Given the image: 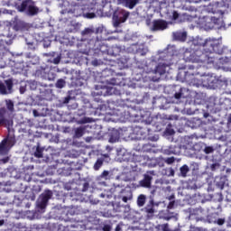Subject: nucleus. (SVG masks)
I'll return each mask as SVG.
<instances>
[{
  "instance_id": "79ce46f5",
  "label": "nucleus",
  "mask_w": 231,
  "mask_h": 231,
  "mask_svg": "<svg viewBox=\"0 0 231 231\" xmlns=\"http://www.w3.org/2000/svg\"><path fill=\"white\" fill-rule=\"evenodd\" d=\"M7 109L9 111H14V102L12 100H9V102L7 103Z\"/></svg>"
},
{
  "instance_id": "c756f323",
  "label": "nucleus",
  "mask_w": 231,
  "mask_h": 231,
  "mask_svg": "<svg viewBox=\"0 0 231 231\" xmlns=\"http://www.w3.org/2000/svg\"><path fill=\"white\" fill-rule=\"evenodd\" d=\"M3 125H5V127H6L7 129H10V127L14 125V121L11 119L4 118Z\"/></svg>"
},
{
  "instance_id": "c85d7f7f",
  "label": "nucleus",
  "mask_w": 231,
  "mask_h": 231,
  "mask_svg": "<svg viewBox=\"0 0 231 231\" xmlns=\"http://www.w3.org/2000/svg\"><path fill=\"white\" fill-rule=\"evenodd\" d=\"M44 149L41 148L40 146H37L36 151L34 152L35 158H42V152Z\"/></svg>"
},
{
  "instance_id": "864d4df0",
  "label": "nucleus",
  "mask_w": 231,
  "mask_h": 231,
  "mask_svg": "<svg viewBox=\"0 0 231 231\" xmlns=\"http://www.w3.org/2000/svg\"><path fill=\"white\" fill-rule=\"evenodd\" d=\"M115 91H116V88L113 87L107 89V93H110V95H113V93H116Z\"/></svg>"
},
{
  "instance_id": "c03bdc74",
  "label": "nucleus",
  "mask_w": 231,
  "mask_h": 231,
  "mask_svg": "<svg viewBox=\"0 0 231 231\" xmlns=\"http://www.w3.org/2000/svg\"><path fill=\"white\" fill-rule=\"evenodd\" d=\"M69 100H71V96L64 97L62 100V104H69Z\"/></svg>"
},
{
  "instance_id": "473e14b6",
  "label": "nucleus",
  "mask_w": 231,
  "mask_h": 231,
  "mask_svg": "<svg viewBox=\"0 0 231 231\" xmlns=\"http://www.w3.org/2000/svg\"><path fill=\"white\" fill-rule=\"evenodd\" d=\"M110 84H112V86H120V84H122V79L118 78H112L110 79Z\"/></svg>"
},
{
  "instance_id": "f03ea898",
  "label": "nucleus",
  "mask_w": 231,
  "mask_h": 231,
  "mask_svg": "<svg viewBox=\"0 0 231 231\" xmlns=\"http://www.w3.org/2000/svg\"><path fill=\"white\" fill-rule=\"evenodd\" d=\"M207 64L208 63L191 62L190 65H188V70L180 72L177 77L180 79L182 82H186L189 86H193L194 88L213 86L216 77L205 73Z\"/></svg>"
},
{
  "instance_id": "7ed1b4c3",
  "label": "nucleus",
  "mask_w": 231,
  "mask_h": 231,
  "mask_svg": "<svg viewBox=\"0 0 231 231\" xmlns=\"http://www.w3.org/2000/svg\"><path fill=\"white\" fill-rule=\"evenodd\" d=\"M19 12H26L28 15H37L39 14V8L35 6L32 0H25L18 5Z\"/></svg>"
},
{
  "instance_id": "69168bd1",
  "label": "nucleus",
  "mask_w": 231,
  "mask_h": 231,
  "mask_svg": "<svg viewBox=\"0 0 231 231\" xmlns=\"http://www.w3.org/2000/svg\"><path fill=\"white\" fill-rule=\"evenodd\" d=\"M113 149L109 146H106V151H112Z\"/></svg>"
},
{
  "instance_id": "bb28decb",
  "label": "nucleus",
  "mask_w": 231,
  "mask_h": 231,
  "mask_svg": "<svg viewBox=\"0 0 231 231\" xmlns=\"http://www.w3.org/2000/svg\"><path fill=\"white\" fill-rule=\"evenodd\" d=\"M93 33H95V30L91 29V28H86L84 31H82L81 34L83 35V37H86V35L89 36L93 35Z\"/></svg>"
},
{
  "instance_id": "603ef678",
  "label": "nucleus",
  "mask_w": 231,
  "mask_h": 231,
  "mask_svg": "<svg viewBox=\"0 0 231 231\" xmlns=\"http://www.w3.org/2000/svg\"><path fill=\"white\" fill-rule=\"evenodd\" d=\"M181 92H177L175 93L174 95V97L177 99V100H180V98H181Z\"/></svg>"
},
{
  "instance_id": "e433bc0d",
  "label": "nucleus",
  "mask_w": 231,
  "mask_h": 231,
  "mask_svg": "<svg viewBox=\"0 0 231 231\" xmlns=\"http://www.w3.org/2000/svg\"><path fill=\"white\" fill-rule=\"evenodd\" d=\"M158 228H160L162 231H171V229L169 228V224L159 225Z\"/></svg>"
},
{
  "instance_id": "6ab92c4d",
  "label": "nucleus",
  "mask_w": 231,
  "mask_h": 231,
  "mask_svg": "<svg viewBox=\"0 0 231 231\" xmlns=\"http://www.w3.org/2000/svg\"><path fill=\"white\" fill-rule=\"evenodd\" d=\"M120 3L123 6H125V8L133 10V8L138 5V0H121Z\"/></svg>"
},
{
  "instance_id": "39448f33",
  "label": "nucleus",
  "mask_w": 231,
  "mask_h": 231,
  "mask_svg": "<svg viewBox=\"0 0 231 231\" xmlns=\"http://www.w3.org/2000/svg\"><path fill=\"white\" fill-rule=\"evenodd\" d=\"M105 41H107V39L103 38L102 35L97 36L95 41H90V42H94L93 50L109 54V46L106 44Z\"/></svg>"
},
{
  "instance_id": "a211bd4d",
  "label": "nucleus",
  "mask_w": 231,
  "mask_h": 231,
  "mask_svg": "<svg viewBox=\"0 0 231 231\" xmlns=\"http://www.w3.org/2000/svg\"><path fill=\"white\" fill-rule=\"evenodd\" d=\"M120 140V131L118 130H112L110 133V137H109V143H116V142H119Z\"/></svg>"
},
{
  "instance_id": "f704fd0d",
  "label": "nucleus",
  "mask_w": 231,
  "mask_h": 231,
  "mask_svg": "<svg viewBox=\"0 0 231 231\" xmlns=\"http://www.w3.org/2000/svg\"><path fill=\"white\" fill-rule=\"evenodd\" d=\"M118 64H121L122 68H127V59L120 58Z\"/></svg>"
},
{
  "instance_id": "9d476101",
  "label": "nucleus",
  "mask_w": 231,
  "mask_h": 231,
  "mask_svg": "<svg viewBox=\"0 0 231 231\" xmlns=\"http://www.w3.org/2000/svg\"><path fill=\"white\" fill-rule=\"evenodd\" d=\"M166 71H167V64L159 63L154 69H150L147 71V73H152L153 75H158V78H152V80L156 82L157 80H160V77L162 75H165Z\"/></svg>"
},
{
  "instance_id": "f8f14e48",
  "label": "nucleus",
  "mask_w": 231,
  "mask_h": 231,
  "mask_svg": "<svg viewBox=\"0 0 231 231\" xmlns=\"http://www.w3.org/2000/svg\"><path fill=\"white\" fill-rule=\"evenodd\" d=\"M167 22L164 20H153L150 30L151 32H163V30H167Z\"/></svg>"
},
{
  "instance_id": "6e6d98bb",
  "label": "nucleus",
  "mask_w": 231,
  "mask_h": 231,
  "mask_svg": "<svg viewBox=\"0 0 231 231\" xmlns=\"http://www.w3.org/2000/svg\"><path fill=\"white\" fill-rule=\"evenodd\" d=\"M60 62V57H57L53 59V64H59Z\"/></svg>"
},
{
  "instance_id": "393cba45",
  "label": "nucleus",
  "mask_w": 231,
  "mask_h": 231,
  "mask_svg": "<svg viewBox=\"0 0 231 231\" xmlns=\"http://www.w3.org/2000/svg\"><path fill=\"white\" fill-rule=\"evenodd\" d=\"M177 41H187V32H178L175 34Z\"/></svg>"
},
{
  "instance_id": "5fc2aeb1",
  "label": "nucleus",
  "mask_w": 231,
  "mask_h": 231,
  "mask_svg": "<svg viewBox=\"0 0 231 231\" xmlns=\"http://www.w3.org/2000/svg\"><path fill=\"white\" fill-rule=\"evenodd\" d=\"M107 176H109V171H104L101 174L102 178H107Z\"/></svg>"
},
{
  "instance_id": "58836bf2",
  "label": "nucleus",
  "mask_w": 231,
  "mask_h": 231,
  "mask_svg": "<svg viewBox=\"0 0 231 231\" xmlns=\"http://www.w3.org/2000/svg\"><path fill=\"white\" fill-rule=\"evenodd\" d=\"M5 115H6V108H0V119H5Z\"/></svg>"
},
{
  "instance_id": "052dcab7",
  "label": "nucleus",
  "mask_w": 231,
  "mask_h": 231,
  "mask_svg": "<svg viewBox=\"0 0 231 231\" xmlns=\"http://www.w3.org/2000/svg\"><path fill=\"white\" fill-rule=\"evenodd\" d=\"M3 40H0V50H3L5 48V45L3 44Z\"/></svg>"
},
{
  "instance_id": "de8ad7c7",
  "label": "nucleus",
  "mask_w": 231,
  "mask_h": 231,
  "mask_svg": "<svg viewBox=\"0 0 231 231\" xmlns=\"http://www.w3.org/2000/svg\"><path fill=\"white\" fill-rule=\"evenodd\" d=\"M2 163H8L10 162V157H5L0 160Z\"/></svg>"
},
{
  "instance_id": "b1692460",
  "label": "nucleus",
  "mask_w": 231,
  "mask_h": 231,
  "mask_svg": "<svg viewBox=\"0 0 231 231\" xmlns=\"http://www.w3.org/2000/svg\"><path fill=\"white\" fill-rule=\"evenodd\" d=\"M219 98L218 97H210L209 98V106L216 107V106H219Z\"/></svg>"
},
{
  "instance_id": "0eeeda50",
  "label": "nucleus",
  "mask_w": 231,
  "mask_h": 231,
  "mask_svg": "<svg viewBox=\"0 0 231 231\" xmlns=\"http://www.w3.org/2000/svg\"><path fill=\"white\" fill-rule=\"evenodd\" d=\"M221 18L216 16H204L201 22L205 30H214L216 24H219Z\"/></svg>"
},
{
  "instance_id": "4c0bfd02",
  "label": "nucleus",
  "mask_w": 231,
  "mask_h": 231,
  "mask_svg": "<svg viewBox=\"0 0 231 231\" xmlns=\"http://www.w3.org/2000/svg\"><path fill=\"white\" fill-rule=\"evenodd\" d=\"M204 152L205 154H212V152H214V148L212 146H207L204 149Z\"/></svg>"
},
{
  "instance_id": "a19ab883",
  "label": "nucleus",
  "mask_w": 231,
  "mask_h": 231,
  "mask_svg": "<svg viewBox=\"0 0 231 231\" xmlns=\"http://www.w3.org/2000/svg\"><path fill=\"white\" fill-rule=\"evenodd\" d=\"M86 17L87 19H95V17H97V14L95 13H87Z\"/></svg>"
},
{
  "instance_id": "4d7b16f0",
  "label": "nucleus",
  "mask_w": 231,
  "mask_h": 231,
  "mask_svg": "<svg viewBox=\"0 0 231 231\" xmlns=\"http://www.w3.org/2000/svg\"><path fill=\"white\" fill-rule=\"evenodd\" d=\"M217 225H225V219H223V218H218V219H217Z\"/></svg>"
},
{
  "instance_id": "ea45409f",
  "label": "nucleus",
  "mask_w": 231,
  "mask_h": 231,
  "mask_svg": "<svg viewBox=\"0 0 231 231\" xmlns=\"http://www.w3.org/2000/svg\"><path fill=\"white\" fill-rule=\"evenodd\" d=\"M174 205H176V201L171 200L167 206L168 210H172V208H174Z\"/></svg>"
},
{
  "instance_id": "0e129e2a",
  "label": "nucleus",
  "mask_w": 231,
  "mask_h": 231,
  "mask_svg": "<svg viewBox=\"0 0 231 231\" xmlns=\"http://www.w3.org/2000/svg\"><path fill=\"white\" fill-rule=\"evenodd\" d=\"M5 119H0V126L3 125Z\"/></svg>"
},
{
  "instance_id": "5701e85b",
  "label": "nucleus",
  "mask_w": 231,
  "mask_h": 231,
  "mask_svg": "<svg viewBox=\"0 0 231 231\" xmlns=\"http://www.w3.org/2000/svg\"><path fill=\"white\" fill-rule=\"evenodd\" d=\"M163 154H166L167 156H171V154H176V149L174 146H169L163 150Z\"/></svg>"
},
{
  "instance_id": "412c9836",
  "label": "nucleus",
  "mask_w": 231,
  "mask_h": 231,
  "mask_svg": "<svg viewBox=\"0 0 231 231\" xmlns=\"http://www.w3.org/2000/svg\"><path fill=\"white\" fill-rule=\"evenodd\" d=\"M137 207L142 208V207H145V203H147V196H145L144 194H140L137 197Z\"/></svg>"
},
{
  "instance_id": "3c124183",
  "label": "nucleus",
  "mask_w": 231,
  "mask_h": 231,
  "mask_svg": "<svg viewBox=\"0 0 231 231\" xmlns=\"http://www.w3.org/2000/svg\"><path fill=\"white\" fill-rule=\"evenodd\" d=\"M103 231H111V226L109 225H105L103 226Z\"/></svg>"
},
{
  "instance_id": "7c9ffc66",
  "label": "nucleus",
  "mask_w": 231,
  "mask_h": 231,
  "mask_svg": "<svg viewBox=\"0 0 231 231\" xmlns=\"http://www.w3.org/2000/svg\"><path fill=\"white\" fill-rule=\"evenodd\" d=\"M28 86L32 91H35V89H37V88H38L37 81H35V80L29 81Z\"/></svg>"
},
{
  "instance_id": "cd10ccee",
  "label": "nucleus",
  "mask_w": 231,
  "mask_h": 231,
  "mask_svg": "<svg viewBox=\"0 0 231 231\" xmlns=\"http://www.w3.org/2000/svg\"><path fill=\"white\" fill-rule=\"evenodd\" d=\"M66 86V80L60 79L57 80L55 87L58 88L59 89H62Z\"/></svg>"
},
{
  "instance_id": "9b49d317",
  "label": "nucleus",
  "mask_w": 231,
  "mask_h": 231,
  "mask_svg": "<svg viewBox=\"0 0 231 231\" xmlns=\"http://www.w3.org/2000/svg\"><path fill=\"white\" fill-rule=\"evenodd\" d=\"M155 205L156 202H154V199L151 198L147 205L144 207L143 211L145 212L148 219H152V217H154V214L156 212V209H154Z\"/></svg>"
},
{
  "instance_id": "ddd939ff",
  "label": "nucleus",
  "mask_w": 231,
  "mask_h": 231,
  "mask_svg": "<svg viewBox=\"0 0 231 231\" xmlns=\"http://www.w3.org/2000/svg\"><path fill=\"white\" fill-rule=\"evenodd\" d=\"M203 216H205V209L202 208H193L189 211V219L191 220L201 221Z\"/></svg>"
},
{
  "instance_id": "6e6552de",
  "label": "nucleus",
  "mask_w": 231,
  "mask_h": 231,
  "mask_svg": "<svg viewBox=\"0 0 231 231\" xmlns=\"http://www.w3.org/2000/svg\"><path fill=\"white\" fill-rule=\"evenodd\" d=\"M53 196V192L50 189L45 190L41 196L40 199L38 200V208L42 210L46 208L48 206V202L51 199Z\"/></svg>"
},
{
  "instance_id": "1a4fd4ad",
  "label": "nucleus",
  "mask_w": 231,
  "mask_h": 231,
  "mask_svg": "<svg viewBox=\"0 0 231 231\" xmlns=\"http://www.w3.org/2000/svg\"><path fill=\"white\" fill-rule=\"evenodd\" d=\"M14 91V80L12 79L0 81V95H10Z\"/></svg>"
},
{
  "instance_id": "2eb2a0df",
  "label": "nucleus",
  "mask_w": 231,
  "mask_h": 231,
  "mask_svg": "<svg viewBox=\"0 0 231 231\" xmlns=\"http://www.w3.org/2000/svg\"><path fill=\"white\" fill-rule=\"evenodd\" d=\"M214 183L217 189L223 190L225 186L228 185V179L226 178V175L217 176L215 178Z\"/></svg>"
},
{
  "instance_id": "09e8293b",
  "label": "nucleus",
  "mask_w": 231,
  "mask_h": 231,
  "mask_svg": "<svg viewBox=\"0 0 231 231\" xmlns=\"http://www.w3.org/2000/svg\"><path fill=\"white\" fill-rule=\"evenodd\" d=\"M178 17H180V14H178V12L174 11L172 14V19L174 21H176V19H178Z\"/></svg>"
},
{
  "instance_id": "423d86ee",
  "label": "nucleus",
  "mask_w": 231,
  "mask_h": 231,
  "mask_svg": "<svg viewBox=\"0 0 231 231\" xmlns=\"http://www.w3.org/2000/svg\"><path fill=\"white\" fill-rule=\"evenodd\" d=\"M230 5L228 4V1L222 0L221 2H215L212 5V12L213 14H218L221 18H223V15H225V12L228 10Z\"/></svg>"
},
{
  "instance_id": "f3484780",
  "label": "nucleus",
  "mask_w": 231,
  "mask_h": 231,
  "mask_svg": "<svg viewBox=\"0 0 231 231\" xmlns=\"http://www.w3.org/2000/svg\"><path fill=\"white\" fill-rule=\"evenodd\" d=\"M152 181V176L149 174H144L143 179L139 181V185L143 189H151Z\"/></svg>"
},
{
  "instance_id": "680f3d73",
  "label": "nucleus",
  "mask_w": 231,
  "mask_h": 231,
  "mask_svg": "<svg viewBox=\"0 0 231 231\" xmlns=\"http://www.w3.org/2000/svg\"><path fill=\"white\" fill-rule=\"evenodd\" d=\"M121 230H122V227H120V226H116V231H121Z\"/></svg>"
},
{
  "instance_id": "a878e982",
  "label": "nucleus",
  "mask_w": 231,
  "mask_h": 231,
  "mask_svg": "<svg viewBox=\"0 0 231 231\" xmlns=\"http://www.w3.org/2000/svg\"><path fill=\"white\" fill-rule=\"evenodd\" d=\"M75 136H76V138H82V136H84V128L78 127L75 130Z\"/></svg>"
},
{
  "instance_id": "49530a36",
  "label": "nucleus",
  "mask_w": 231,
  "mask_h": 231,
  "mask_svg": "<svg viewBox=\"0 0 231 231\" xmlns=\"http://www.w3.org/2000/svg\"><path fill=\"white\" fill-rule=\"evenodd\" d=\"M20 93L21 95H24V93H26V86L20 87Z\"/></svg>"
},
{
  "instance_id": "4be33fe9",
  "label": "nucleus",
  "mask_w": 231,
  "mask_h": 231,
  "mask_svg": "<svg viewBox=\"0 0 231 231\" xmlns=\"http://www.w3.org/2000/svg\"><path fill=\"white\" fill-rule=\"evenodd\" d=\"M180 176H182V178H187V174L190 170L189 169V166L187 164H184L180 168Z\"/></svg>"
},
{
  "instance_id": "bf43d9fd",
  "label": "nucleus",
  "mask_w": 231,
  "mask_h": 231,
  "mask_svg": "<svg viewBox=\"0 0 231 231\" xmlns=\"http://www.w3.org/2000/svg\"><path fill=\"white\" fill-rule=\"evenodd\" d=\"M166 133H168V134H170V135H172V134H174V130H169V129H167L166 130Z\"/></svg>"
},
{
  "instance_id": "dca6fc26",
  "label": "nucleus",
  "mask_w": 231,
  "mask_h": 231,
  "mask_svg": "<svg viewBox=\"0 0 231 231\" xmlns=\"http://www.w3.org/2000/svg\"><path fill=\"white\" fill-rule=\"evenodd\" d=\"M119 199H122L124 203H127V201H131L133 199V191L131 189H122L119 195Z\"/></svg>"
},
{
  "instance_id": "aec40b11",
  "label": "nucleus",
  "mask_w": 231,
  "mask_h": 231,
  "mask_svg": "<svg viewBox=\"0 0 231 231\" xmlns=\"http://www.w3.org/2000/svg\"><path fill=\"white\" fill-rule=\"evenodd\" d=\"M189 127H191V129H198V127H200L201 125V120L199 118H192L188 123Z\"/></svg>"
},
{
  "instance_id": "e2e57ef3",
  "label": "nucleus",
  "mask_w": 231,
  "mask_h": 231,
  "mask_svg": "<svg viewBox=\"0 0 231 231\" xmlns=\"http://www.w3.org/2000/svg\"><path fill=\"white\" fill-rule=\"evenodd\" d=\"M168 199H169L170 201H172V199H174V195H171V196L168 198Z\"/></svg>"
},
{
  "instance_id": "37998d69",
  "label": "nucleus",
  "mask_w": 231,
  "mask_h": 231,
  "mask_svg": "<svg viewBox=\"0 0 231 231\" xmlns=\"http://www.w3.org/2000/svg\"><path fill=\"white\" fill-rule=\"evenodd\" d=\"M89 189V182H84L82 192H86Z\"/></svg>"
},
{
  "instance_id": "8fccbe9b",
  "label": "nucleus",
  "mask_w": 231,
  "mask_h": 231,
  "mask_svg": "<svg viewBox=\"0 0 231 231\" xmlns=\"http://www.w3.org/2000/svg\"><path fill=\"white\" fill-rule=\"evenodd\" d=\"M15 28H17V30H23V28H24V23H20V25L19 23H16Z\"/></svg>"
},
{
  "instance_id": "338daca9",
  "label": "nucleus",
  "mask_w": 231,
  "mask_h": 231,
  "mask_svg": "<svg viewBox=\"0 0 231 231\" xmlns=\"http://www.w3.org/2000/svg\"><path fill=\"white\" fill-rule=\"evenodd\" d=\"M228 122L231 124V115L229 116Z\"/></svg>"
},
{
  "instance_id": "20e7f679",
  "label": "nucleus",
  "mask_w": 231,
  "mask_h": 231,
  "mask_svg": "<svg viewBox=\"0 0 231 231\" xmlns=\"http://www.w3.org/2000/svg\"><path fill=\"white\" fill-rule=\"evenodd\" d=\"M129 15H131V13L129 11H126L125 9L118 8L117 10H116L114 13V26H116V28H118V26H120L122 23H125V21L129 19Z\"/></svg>"
},
{
  "instance_id": "72a5a7b5",
  "label": "nucleus",
  "mask_w": 231,
  "mask_h": 231,
  "mask_svg": "<svg viewBox=\"0 0 231 231\" xmlns=\"http://www.w3.org/2000/svg\"><path fill=\"white\" fill-rule=\"evenodd\" d=\"M183 9L188 10V12H198V8H196V6H194V5H184Z\"/></svg>"
},
{
  "instance_id": "4468645a",
  "label": "nucleus",
  "mask_w": 231,
  "mask_h": 231,
  "mask_svg": "<svg viewBox=\"0 0 231 231\" xmlns=\"http://www.w3.org/2000/svg\"><path fill=\"white\" fill-rule=\"evenodd\" d=\"M7 145H11V147H14V145H15V140L14 139H4L1 143H0V154L5 155V154H8V146Z\"/></svg>"
},
{
  "instance_id": "2f4dec72",
  "label": "nucleus",
  "mask_w": 231,
  "mask_h": 231,
  "mask_svg": "<svg viewBox=\"0 0 231 231\" xmlns=\"http://www.w3.org/2000/svg\"><path fill=\"white\" fill-rule=\"evenodd\" d=\"M102 165H104V160L97 159L96 163L94 164L95 171H98L100 167H102Z\"/></svg>"
},
{
  "instance_id": "774afa93",
  "label": "nucleus",
  "mask_w": 231,
  "mask_h": 231,
  "mask_svg": "<svg viewBox=\"0 0 231 231\" xmlns=\"http://www.w3.org/2000/svg\"><path fill=\"white\" fill-rule=\"evenodd\" d=\"M44 56H45V57H50V54L45 53Z\"/></svg>"
},
{
  "instance_id": "13d9d810",
  "label": "nucleus",
  "mask_w": 231,
  "mask_h": 231,
  "mask_svg": "<svg viewBox=\"0 0 231 231\" xmlns=\"http://www.w3.org/2000/svg\"><path fill=\"white\" fill-rule=\"evenodd\" d=\"M186 3H201V0H186Z\"/></svg>"
},
{
  "instance_id": "a18cd8bd",
  "label": "nucleus",
  "mask_w": 231,
  "mask_h": 231,
  "mask_svg": "<svg viewBox=\"0 0 231 231\" xmlns=\"http://www.w3.org/2000/svg\"><path fill=\"white\" fill-rule=\"evenodd\" d=\"M210 169H211V171H216V170L219 169V163L211 164Z\"/></svg>"
},
{
  "instance_id": "c9c22d12",
  "label": "nucleus",
  "mask_w": 231,
  "mask_h": 231,
  "mask_svg": "<svg viewBox=\"0 0 231 231\" xmlns=\"http://www.w3.org/2000/svg\"><path fill=\"white\" fill-rule=\"evenodd\" d=\"M165 163H167V165H172V163H174L176 162V158L174 157H168L164 160Z\"/></svg>"
},
{
  "instance_id": "f257e3e1",
  "label": "nucleus",
  "mask_w": 231,
  "mask_h": 231,
  "mask_svg": "<svg viewBox=\"0 0 231 231\" xmlns=\"http://www.w3.org/2000/svg\"><path fill=\"white\" fill-rule=\"evenodd\" d=\"M193 42L202 49H197L192 53L186 51L184 60L186 62H200V64H214V57H211L210 54L221 53L219 40L216 38H207L206 40L197 38Z\"/></svg>"
}]
</instances>
